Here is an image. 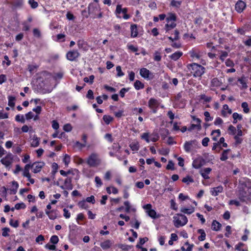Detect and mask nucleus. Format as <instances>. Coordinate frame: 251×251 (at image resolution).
<instances>
[{"label": "nucleus", "instance_id": "18", "mask_svg": "<svg viewBox=\"0 0 251 251\" xmlns=\"http://www.w3.org/2000/svg\"><path fill=\"white\" fill-rule=\"evenodd\" d=\"M131 37L136 38L138 36V32L137 29V25L136 24H131L130 25Z\"/></svg>", "mask_w": 251, "mask_h": 251}, {"label": "nucleus", "instance_id": "53", "mask_svg": "<svg viewBox=\"0 0 251 251\" xmlns=\"http://www.w3.org/2000/svg\"><path fill=\"white\" fill-rule=\"evenodd\" d=\"M170 150L168 148H162L159 150V152L160 154L163 155H167L169 154Z\"/></svg>", "mask_w": 251, "mask_h": 251}, {"label": "nucleus", "instance_id": "22", "mask_svg": "<svg viewBox=\"0 0 251 251\" xmlns=\"http://www.w3.org/2000/svg\"><path fill=\"white\" fill-rule=\"evenodd\" d=\"M176 24L175 22H170L167 23L165 26V29L166 32H168L171 29L174 28L176 26Z\"/></svg>", "mask_w": 251, "mask_h": 251}, {"label": "nucleus", "instance_id": "12", "mask_svg": "<svg viewBox=\"0 0 251 251\" xmlns=\"http://www.w3.org/2000/svg\"><path fill=\"white\" fill-rule=\"evenodd\" d=\"M140 75L145 79H151L153 77V75L146 68H143L140 70Z\"/></svg>", "mask_w": 251, "mask_h": 251}, {"label": "nucleus", "instance_id": "48", "mask_svg": "<svg viewBox=\"0 0 251 251\" xmlns=\"http://www.w3.org/2000/svg\"><path fill=\"white\" fill-rule=\"evenodd\" d=\"M15 120L17 122H21L22 123H25V119L23 115H17L15 117Z\"/></svg>", "mask_w": 251, "mask_h": 251}, {"label": "nucleus", "instance_id": "33", "mask_svg": "<svg viewBox=\"0 0 251 251\" xmlns=\"http://www.w3.org/2000/svg\"><path fill=\"white\" fill-rule=\"evenodd\" d=\"M182 55V52L181 51H176L174 53L172 54L170 56V58L176 61L177 60L178 58L180 57V56Z\"/></svg>", "mask_w": 251, "mask_h": 251}, {"label": "nucleus", "instance_id": "49", "mask_svg": "<svg viewBox=\"0 0 251 251\" xmlns=\"http://www.w3.org/2000/svg\"><path fill=\"white\" fill-rule=\"evenodd\" d=\"M33 34L34 37L37 38L41 37V33L40 31L38 28H34L33 29Z\"/></svg>", "mask_w": 251, "mask_h": 251}, {"label": "nucleus", "instance_id": "5", "mask_svg": "<svg viewBox=\"0 0 251 251\" xmlns=\"http://www.w3.org/2000/svg\"><path fill=\"white\" fill-rule=\"evenodd\" d=\"M174 225L176 227H179L185 225L188 220L187 217L181 214H177L173 217Z\"/></svg>", "mask_w": 251, "mask_h": 251}, {"label": "nucleus", "instance_id": "23", "mask_svg": "<svg viewBox=\"0 0 251 251\" xmlns=\"http://www.w3.org/2000/svg\"><path fill=\"white\" fill-rule=\"evenodd\" d=\"M189 54L192 57H195L197 59L200 58V57L201 56L200 51L196 50H192L190 51Z\"/></svg>", "mask_w": 251, "mask_h": 251}, {"label": "nucleus", "instance_id": "24", "mask_svg": "<svg viewBox=\"0 0 251 251\" xmlns=\"http://www.w3.org/2000/svg\"><path fill=\"white\" fill-rule=\"evenodd\" d=\"M40 138H38L36 135H34L31 139V146L32 147H37L39 145Z\"/></svg>", "mask_w": 251, "mask_h": 251}, {"label": "nucleus", "instance_id": "62", "mask_svg": "<svg viewBox=\"0 0 251 251\" xmlns=\"http://www.w3.org/2000/svg\"><path fill=\"white\" fill-rule=\"evenodd\" d=\"M28 3L32 8H36L38 6V3L34 0H29Z\"/></svg>", "mask_w": 251, "mask_h": 251}, {"label": "nucleus", "instance_id": "31", "mask_svg": "<svg viewBox=\"0 0 251 251\" xmlns=\"http://www.w3.org/2000/svg\"><path fill=\"white\" fill-rule=\"evenodd\" d=\"M176 15L175 14L170 13L168 15L166 18V21L167 23L170 22H176Z\"/></svg>", "mask_w": 251, "mask_h": 251}, {"label": "nucleus", "instance_id": "27", "mask_svg": "<svg viewBox=\"0 0 251 251\" xmlns=\"http://www.w3.org/2000/svg\"><path fill=\"white\" fill-rule=\"evenodd\" d=\"M46 214L48 216L50 220H54L57 217L56 213L53 210H46Z\"/></svg>", "mask_w": 251, "mask_h": 251}, {"label": "nucleus", "instance_id": "16", "mask_svg": "<svg viewBox=\"0 0 251 251\" xmlns=\"http://www.w3.org/2000/svg\"><path fill=\"white\" fill-rule=\"evenodd\" d=\"M212 169L210 168H204L200 170V174L204 179H208L209 178L208 175L210 173Z\"/></svg>", "mask_w": 251, "mask_h": 251}, {"label": "nucleus", "instance_id": "52", "mask_svg": "<svg viewBox=\"0 0 251 251\" xmlns=\"http://www.w3.org/2000/svg\"><path fill=\"white\" fill-rule=\"evenodd\" d=\"M71 160L70 156L67 154H65L64 158H63V162L65 164V165L67 166H68V164H69Z\"/></svg>", "mask_w": 251, "mask_h": 251}, {"label": "nucleus", "instance_id": "35", "mask_svg": "<svg viewBox=\"0 0 251 251\" xmlns=\"http://www.w3.org/2000/svg\"><path fill=\"white\" fill-rule=\"evenodd\" d=\"M232 117L233 118V124H236L237 122V120H241L242 119V116L241 115L239 114L238 113L235 112L232 115Z\"/></svg>", "mask_w": 251, "mask_h": 251}, {"label": "nucleus", "instance_id": "42", "mask_svg": "<svg viewBox=\"0 0 251 251\" xmlns=\"http://www.w3.org/2000/svg\"><path fill=\"white\" fill-rule=\"evenodd\" d=\"M159 135L157 133H153L150 135V141L155 142L159 139Z\"/></svg>", "mask_w": 251, "mask_h": 251}, {"label": "nucleus", "instance_id": "20", "mask_svg": "<svg viewBox=\"0 0 251 251\" xmlns=\"http://www.w3.org/2000/svg\"><path fill=\"white\" fill-rule=\"evenodd\" d=\"M231 113L232 111L229 108L227 104H224L222 111V114L223 116L226 117L227 116V113L230 114Z\"/></svg>", "mask_w": 251, "mask_h": 251}, {"label": "nucleus", "instance_id": "4", "mask_svg": "<svg viewBox=\"0 0 251 251\" xmlns=\"http://www.w3.org/2000/svg\"><path fill=\"white\" fill-rule=\"evenodd\" d=\"M238 198L241 201L245 202L246 203L251 202V193L242 186H239V190L238 192Z\"/></svg>", "mask_w": 251, "mask_h": 251}, {"label": "nucleus", "instance_id": "40", "mask_svg": "<svg viewBox=\"0 0 251 251\" xmlns=\"http://www.w3.org/2000/svg\"><path fill=\"white\" fill-rule=\"evenodd\" d=\"M182 1H176L175 0H171L170 5L173 6L176 8H179L181 4Z\"/></svg>", "mask_w": 251, "mask_h": 251}, {"label": "nucleus", "instance_id": "45", "mask_svg": "<svg viewBox=\"0 0 251 251\" xmlns=\"http://www.w3.org/2000/svg\"><path fill=\"white\" fill-rule=\"evenodd\" d=\"M119 247L123 251H127L130 250L132 246L126 244H120L119 245Z\"/></svg>", "mask_w": 251, "mask_h": 251}, {"label": "nucleus", "instance_id": "63", "mask_svg": "<svg viewBox=\"0 0 251 251\" xmlns=\"http://www.w3.org/2000/svg\"><path fill=\"white\" fill-rule=\"evenodd\" d=\"M130 223L132 227H134L135 228L137 229L139 228L140 223L137 220H135L134 223L133 222V221H131Z\"/></svg>", "mask_w": 251, "mask_h": 251}, {"label": "nucleus", "instance_id": "55", "mask_svg": "<svg viewBox=\"0 0 251 251\" xmlns=\"http://www.w3.org/2000/svg\"><path fill=\"white\" fill-rule=\"evenodd\" d=\"M147 212L148 213L149 216H150L151 218L153 219H156L157 218V217L156 216V213L155 210L151 209L147 211Z\"/></svg>", "mask_w": 251, "mask_h": 251}, {"label": "nucleus", "instance_id": "47", "mask_svg": "<svg viewBox=\"0 0 251 251\" xmlns=\"http://www.w3.org/2000/svg\"><path fill=\"white\" fill-rule=\"evenodd\" d=\"M95 76L94 75H91L89 77H84V81L86 83H89L90 84H92L94 81Z\"/></svg>", "mask_w": 251, "mask_h": 251}, {"label": "nucleus", "instance_id": "51", "mask_svg": "<svg viewBox=\"0 0 251 251\" xmlns=\"http://www.w3.org/2000/svg\"><path fill=\"white\" fill-rule=\"evenodd\" d=\"M221 83L219 81V79L217 78H214L211 80V84L213 86H220Z\"/></svg>", "mask_w": 251, "mask_h": 251}, {"label": "nucleus", "instance_id": "1", "mask_svg": "<svg viewBox=\"0 0 251 251\" xmlns=\"http://www.w3.org/2000/svg\"><path fill=\"white\" fill-rule=\"evenodd\" d=\"M187 68L194 77L201 76L204 73V68L197 63L188 65Z\"/></svg>", "mask_w": 251, "mask_h": 251}, {"label": "nucleus", "instance_id": "6", "mask_svg": "<svg viewBox=\"0 0 251 251\" xmlns=\"http://www.w3.org/2000/svg\"><path fill=\"white\" fill-rule=\"evenodd\" d=\"M239 186L248 191L251 193V180L247 178H243L239 180Z\"/></svg>", "mask_w": 251, "mask_h": 251}, {"label": "nucleus", "instance_id": "64", "mask_svg": "<svg viewBox=\"0 0 251 251\" xmlns=\"http://www.w3.org/2000/svg\"><path fill=\"white\" fill-rule=\"evenodd\" d=\"M10 231V229L8 227H4L2 228V235L4 237H7L9 235L8 232Z\"/></svg>", "mask_w": 251, "mask_h": 251}, {"label": "nucleus", "instance_id": "56", "mask_svg": "<svg viewBox=\"0 0 251 251\" xmlns=\"http://www.w3.org/2000/svg\"><path fill=\"white\" fill-rule=\"evenodd\" d=\"M242 107L243 108L244 112L246 113L249 112V108H248V104L247 102H244L241 104Z\"/></svg>", "mask_w": 251, "mask_h": 251}, {"label": "nucleus", "instance_id": "61", "mask_svg": "<svg viewBox=\"0 0 251 251\" xmlns=\"http://www.w3.org/2000/svg\"><path fill=\"white\" fill-rule=\"evenodd\" d=\"M228 130L229 134L235 135L236 133V129L232 125L228 127Z\"/></svg>", "mask_w": 251, "mask_h": 251}, {"label": "nucleus", "instance_id": "29", "mask_svg": "<svg viewBox=\"0 0 251 251\" xmlns=\"http://www.w3.org/2000/svg\"><path fill=\"white\" fill-rule=\"evenodd\" d=\"M31 168L30 164H26L24 168V170L23 172V176L26 177H29V176H30L29 174V169Z\"/></svg>", "mask_w": 251, "mask_h": 251}, {"label": "nucleus", "instance_id": "28", "mask_svg": "<svg viewBox=\"0 0 251 251\" xmlns=\"http://www.w3.org/2000/svg\"><path fill=\"white\" fill-rule=\"evenodd\" d=\"M73 147L74 149H77L79 151H81L83 148H85V145L82 144L80 142L77 141L74 142Z\"/></svg>", "mask_w": 251, "mask_h": 251}, {"label": "nucleus", "instance_id": "26", "mask_svg": "<svg viewBox=\"0 0 251 251\" xmlns=\"http://www.w3.org/2000/svg\"><path fill=\"white\" fill-rule=\"evenodd\" d=\"M19 187V184L17 182L13 181L12 182V186L10 188V190L11 192V193L13 194H16L17 191V189Z\"/></svg>", "mask_w": 251, "mask_h": 251}, {"label": "nucleus", "instance_id": "39", "mask_svg": "<svg viewBox=\"0 0 251 251\" xmlns=\"http://www.w3.org/2000/svg\"><path fill=\"white\" fill-rule=\"evenodd\" d=\"M78 206L79 207L84 209H86L88 208V205L86 203V201L85 200L79 201L78 203Z\"/></svg>", "mask_w": 251, "mask_h": 251}, {"label": "nucleus", "instance_id": "32", "mask_svg": "<svg viewBox=\"0 0 251 251\" xmlns=\"http://www.w3.org/2000/svg\"><path fill=\"white\" fill-rule=\"evenodd\" d=\"M134 86L136 90H138L144 88V85L140 81L136 80L134 82Z\"/></svg>", "mask_w": 251, "mask_h": 251}, {"label": "nucleus", "instance_id": "7", "mask_svg": "<svg viewBox=\"0 0 251 251\" xmlns=\"http://www.w3.org/2000/svg\"><path fill=\"white\" fill-rule=\"evenodd\" d=\"M206 162V161L203 157L199 156L193 161L192 166L193 168L198 169L205 165Z\"/></svg>", "mask_w": 251, "mask_h": 251}, {"label": "nucleus", "instance_id": "21", "mask_svg": "<svg viewBox=\"0 0 251 251\" xmlns=\"http://www.w3.org/2000/svg\"><path fill=\"white\" fill-rule=\"evenodd\" d=\"M64 184L65 185L66 189L68 190L73 189V186L72 184V178L69 177L66 178L64 181Z\"/></svg>", "mask_w": 251, "mask_h": 251}, {"label": "nucleus", "instance_id": "30", "mask_svg": "<svg viewBox=\"0 0 251 251\" xmlns=\"http://www.w3.org/2000/svg\"><path fill=\"white\" fill-rule=\"evenodd\" d=\"M198 232L201 234V235L198 237L199 240L201 241H204L206 238V234L204 230L202 229H199L198 230Z\"/></svg>", "mask_w": 251, "mask_h": 251}, {"label": "nucleus", "instance_id": "9", "mask_svg": "<svg viewBox=\"0 0 251 251\" xmlns=\"http://www.w3.org/2000/svg\"><path fill=\"white\" fill-rule=\"evenodd\" d=\"M13 161V155L11 153L7 154L5 157L1 159V163L6 168H9Z\"/></svg>", "mask_w": 251, "mask_h": 251}, {"label": "nucleus", "instance_id": "57", "mask_svg": "<svg viewBox=\"0 0 251 251\" xmlns=\"http://www.w3.org/2000/svg\"><path fill=\"white\" fill-rule=\"evenodd\" d=\"M95 181L96 183V186L97 187H100L102 185V182L100 177L96 176L95 178Z\"/></svg>", "mask_w": 251, "mask_h": 251}, {"label": "nucleus", "instance_id": "2", "mask_svg": "<svg viewBox=\"0 0 251 251\" xmlns=\"http://www.w3.org/2000/svg\"><path fill=\"white\" fill-rule=\"evenodd\" d=\"M88 9L89 14L93 18H101L102 17V12L100 11V8L98 3H91L89 4Z\"/></svg>", "mask_w": 251, "mask_h": 251}, {"label": "nucleus", "instance_id": "25", "mask_svg": "<svg viewBox=\"0 0 251 251\" xmlns=\"http://www.w3.org/2000/svg\"><path fill=\"white\" fill-rule=\"evenodd\" d=\"M222 226L221 224L216 220H214L212 223V229L214 231H218Z\"/></svg>", "mask_w": 251, "mask_h": 251}, {"label": "nucleus", "instance_id": "38", "mask_svg": "<svg viewBox=\"0 0 251 251\" xmlns=\"http://www.w3.org/2000/svg\"><path fill=\"white\" fill-rule=\"evenodd\" d=\"M8 105L10 107H14L15 106V101L16 98L13 96H9L8 97Z\"/></svg>", "mask_w": 251, "mask_h": 251}, {"label": "nucleus", "instance_id": "59", "mask_svg": "<svg viewBox=\"0 0 251 251\" xmlns=\"http://www.w3.org/2000/svg\"><path fill=\"white\" fill-rule=\"evenodd\" d=\"M59 238L56 235H53L51 237L50 239V242L53 244H56L58 242Z\"/></svg>", "mask_w": 251, "mask_h": 251}, {"label": "nucleus", "instance_id": "44", "mask_svg": "<svg viewBox=\"0 0 251 251\" xmlns=\"http://www.w3.org/2000/svg\"><path fill=\"white\" fill-rule=\"evenodd\" d=\"M106 191L109 194H111V192L114 194H116L118 193V189L114 187H107L106 188Z\"/></svg>", "mask_w": 251, "mask_h": 251}, {"label": "nucleus", "instance_id": "60", "mask_svg": "<svg viewBox=\"0 0 251 251\" xmlns=\"http://www.w3.org/2000/svg\"><path fill=\"white\" fill-rule=\"evenodd\" d=\"M13 5L16 7H20L22 5L23 3V0H13Z\"/></svg>", "mask_w": 251, "mask_h": 251}, {"label": "nucleus", "instance_id": "19", "mask_svg": "<svg viewBox=\"0 0 251 251\" xmlns=\"http://www.w3.org/2000/svg\"><path fill=\"white\" fill-rule=\"evenodd\" d=\"M113 243L109 240H107L100 244V246L103 250H107L109 249Z\"/></svg>", "mask_w": 251, "mask_h": 251}, {"label": "nucleus", "instance_id": "46", "mask_svg": "<svg viewBox=\"0 0 251 251\" xmlns=\"http://www.w3.org/2000/svg\"><path fill=\"white\" fill-rule=\"evenodd\" d=\"M113 118L110 116L104 115L103 116V120L106 124L108 125L113 120Z\"/></svg>", "mask_w": 251, "mask_h": 251}, {"label": "nucleus", "instance_id": "36", "mask_svg": "<svg viewBox=\"0 0 251 251\" xmlns=\"http://www.w3.org/2000/svg\"><path fill=\"white\" fill-rule=\"evenodd\" d=\"M180 211L185 214H191L194 211V208L193 207L190 208H181Z\"/></svg>", "mask_w": 251, "mask_h": 251}, {"label": "nucleus", "instance_id": "50", "mask_svg": "<svg viewBox=\"0 0 251 251\" xmlns=\"http://www.w3.org/2000/svg\"><path fill=\"white\" fill-rule=\"evenodd\" d=\"M141 139L145 140L147 143L150 142V134L148 132L143 133L141 136Z\"/></svg>", "mask_w": 251, "mask_h": 251}, {"label": "nucleus", "instance_id": "17", "mask_svg": "<svg viewBox=\"0 0 251 251\" xmlns=\"http://www.w3.org/2000/svg\"><path fill=\"white\" fill-rule=\"evenodd\" d=\"M223 188L222 186L213 188L210 190V193L212 196H216L223 192Z\"/></svg>", "mask_w": 251, "mask_h": 251}, {"label": "nucleus", "instance_id": "13", "mask_svg": "<svg viewBox=\"0 0 251 251\" xmlns=\"http://www.w3.org/2000/svg\"><path fill=\"white\" fill-rule=\"evenodd\" d=\"M197 142L196 140H191L186 141L184 144V149L186 152H190L192 149V147L194 145H196Z\"/></svg>", "mask_w": 251, "mask_h": 251}, {"label": "nucleus", "instance_id": "3", "mask_svg": "<svg viewBox=\"0 0 251 251\" xmlns=\"http://www.w3.org/2000/svg\"><path fill=\"white\" fill-rule=\"evenodd\" d=\"M86 162L90 167H96L100 164L101 159L98 153L94 152L88 156Z\"/></svg>", "mask_w": 251, "mask_h": 251}, {"label": "nucleus", "instance_id": "8", "mask_svg": "<svg viewBox=\"0 0 251 251\" xmlns=\"http://www.w3.org/2000/svg\"><path fill=\"white\" fill-rule=\"evenodd\" d=\"M80 56V53L77 50H71L66 54V58L71 61H75Z\"/></svg>", "mask_w": 251, "mask_h": 251}, {"label": "nucleus", "instance_id": "37", "mask_svg": "<svg viewBox=\"0 0 251 251\" xmlns=\"http://www.w3.org/2000/svg\"><path fill=\"white\" fill-rule=\"evenodd\" d=\"M130 148L133 151H137L139 149V144L138 142H132L129 145Z\"/></svg>", "mask_w": 251, "mask_h": 251}, {"label": "nucleus", "instance_id": "58", "mask_svg": "<svg viewBox=\"0 0 251 251\" xmlns=\"http://www.w3.org/2000/svg\"><path fill=\"white\" fill-rule=\"evenodd\" d=\"M26 207L25 204L23 202L18 203L15 204V208L17 210H19L20 209H24Z\"/></svg>", "mask_w": 251, "mask_h": 251}, {"label": "nucleus", "instance_id": "34", "mask_svg": "<svg viewBox=\"0 0 251 251\" xmlns=\"http://www.w3.org/2000/svg\"><path fill=\"white\" fill-rule=\"evenodd\" d=\"M229 151H230L229 149L223 151V152L221 155V156L220 157L221 160L225 161L226 159H227V158H228L227 155H228V152H229Z\"/></svg>", "mask_w": 251, "mask_h": 251}, {"label": "nucleus", "instance_id": "11", "mask_svg": "<svg viewBox=\"0 0 251 251\" xmlns=\"http://www.w3.org/2000/svg\"><path fill=\"white\" fill-rule=\"evenodd\" d=\"M184 95V93L181 91L177 93L174 98L175 102L181 104L180 106L181 107L183 106L185 103V100L182 98Z\"/></svg>", "mask_w": 251, "mask_h": 251}, {"label": "nucleus", "instance_id": "41", "mask_svg": "<svg viewBox=\"0 0 251 251\" xmlns=\"http://www.w3.org/2000/svg\"><path fill=\"white\" fill-rule=\"evenodd\" d=\"M195 128H197L198 130H200L201 128V124H192L188 128V130L191 131L194 130Z\"/></svg>", "mask_w": 251, "mask_h": 251}, {"label": "nucleus", "instance_id": "15", "mask_svg": "<svg viewBox=\"0 0 251 251\" xmlns=\"http://www.w3.org/2000/svg\"><path fill=\"white\" fill-rule=\"evenodd\" d=\"M45 163L43 162H35L31 165V167L33 169V172L34 173H37L41 171Z\"/></svg>", "mask_w": 251, "mask_h": 251}, {"label": "nucleus", "instance_id": "43", "mask_svg": "<svg viewBox=\"0 0 251 251\" xmlns=\"http://www.w3.org/2000/svg\"><path fill=\"white\" fill-rule=\"evenodd\" d=\"M238 81L242 85V88L243 89L247 87L246 79L245 77H241L238 79Z\"/></svg>", "mask_w": 251, "mask_h": 251}, {"label": "nucleus", "instance_id": "54", "mask_svg": "<svg viewBox=\"0 0 251 251\" xmlns=\"http://www.w3.org/2000/svg\"><path fill=\"white\" fill-rule=\"evenodd\" d=\"M182 181L183 182L186 183L187 184L194 182V180L189 176L184 177Z\"/></svg>", "mask_w": 251, "mask_h": 251}, {"label": "nucleus", "instance_id": "10", "mask_svg": "<svg viewBox=\"0 0 251 251\" xmlns=\"http://www.w3.org/2000/svg\"><path fill=\"white\" fill-rule=\"evenodd\" d=\"M159 102L154 98H151L148 102V106L152 110L153 113H156L157 108L159 105Z\"/></svg>", "mask_w": 251, "mask_h": 251}, {"label": "nucleus", "instance_id": "14", "mask_svg": "<svg viewBox=\"0 0 251 251\" xmlns=\"http://www.w3.org/2000/svg\"><path fill=\"white\" fill-rule=\"evenodd\" d=\"M246 7V3L242 0H238L235 4V9L238 13H241Z\"/></svg>", "mask_w": 251, "mask_h": 251}]
</instances>
